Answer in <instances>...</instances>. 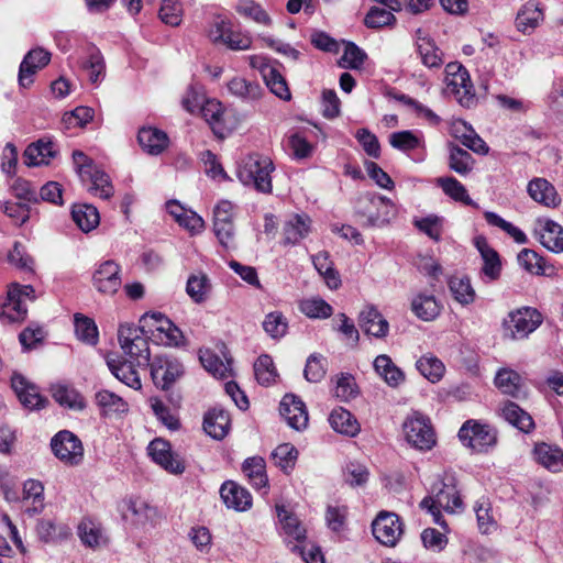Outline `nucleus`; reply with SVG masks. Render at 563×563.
Returning a JSON list of instances; mask_svg holds the SVG:
<instances>
[{
    "label": "nucleus",
    "mask_w": 563,
    "mask_h": 563,
    "mask_svg": "<svg viewBox=\"0 0 563 563\" xmlns=\"http://www.w3.org/2000/svg\"><path fill=\"white\" fill-rule=\"evenodd\" d=\"M118 340L124 354L130 360L108 358L110 372L122 383L133 389L142 387L135 366L147 367L150 361L148 341L144 338V329L133 324H121L118 330Z\"/></svg>",
    "instance_id": "f257e3e1"
},
{
    "label": "nucleus",
    "mask_w": 563,
    "mask_h": 563,
    "mask_svg": "<svg viewBox=\"0 0 563 563\" xmlns=\"http://www.w3.org/2000/svg\"><path fill=\"white\" fill-rule=\"evenodd\" d=\"M274 164L267 156L251 154L242 159L238 167V178L245 186H253L263 194L272 192V177Z\"/></svg>",
    "instance_id": "f03ea898"
},
{
    "label": "nucleus",
    "mask_w": 563,
    "mask_h": 563,
    "mask_svg": "<svg viewBox=\"0 0 563 563\" xmlns=\"http://www.w3.org/2000/svg\"><path fill=\"white\" fill-rule=\"evenodd\" d=\"M542 321L541 312L532 307H521L510 311L503 321L504 338L526 339L541 325Z\"/></svg>",
    "instance_id": "7ed1b4c3"
},
{
    "label": "nucleus",
    "mask_w": 563,
    "mask_h": 563,
    "mask_svg": "<svg viewBox=\"0 0 563 563\" xmlns=\"http://www.w3.org/2000/svg\"><path fill=\"white\" fill-rule=\"evenodd\" d=\"M446 92L453 95L462 107L471 108L476 102L474 87L467 69L457 62L445 66Z\"/></svg>",
    "instance_id": "20e7f679"
},
{
    "label": "nucleus",
    "mask_w": 563,
    "mask_h": 563,
    "mask_svg": "<svg viewBox=\"0 0 563 563\" xmlns=\"http://www.w3.org/2000/svg\"><path fill=\"white\" fill-rule=\"evenodd\" d=\"M34 300V288L31 285L12 284L7 292L4 302L0 306L2 323L21 322L26 318L27 309L24 299Z\"/></svg>",
    "instance_id": "39448f33"
},
{
    "label": "nucleus",
    "mask_w": 563,
    "mask_h": 563,
    "mask_svg": "<svg viewBox=\"0 0 563 563\" xmlns=\"http://www.w3.org/2000/svg\"><path fill=\"white\" fill-rule=\"evenodd\" d=\"M457 435L465 446L478 453L487 452L497 443V431L492 426L475 420L465 421Z\"/></svg>",
    "instance_id": "423d86ee"
},
{
    "label": "nucleus",
    "mask_w": 563,
    "mask_h": 563,
    "mask_svg": "<svg viewBox=\"0 0 563 563\" xmlns=\"http://www.w3.org/2000/svg\"><path fill=\"white\" fill-rule=\"evenodd\" d=\"M51 450L67 466H78L84 461L81 440L69 430H60L51 439Z\"/></svg>",
    "instance_id": "0eeeda50"
},
{
    "label": "nucleus",
    "mask_w": 563,
    "mask_h": 563,
    "mask_svg": "<svg viewBox=\"0 0 563 563\" xmlns=\"http://www.w3.org/2000/svg\"><path fill=\"white\" fill-rule=\"evenodd\" d=\"M148 366L154 385L163 390H169L184 375V366L180 361L169 354L155 355L152 361H148Z\"/></svg>",
    "instance_id": "6e6552de"
},
{
    "label": "nucleus",
    "mask_w": 563,
    "mask_h": 563,
    "mask_svg": "<svg viewBox=\"0 0 563 563\" xmlns=\"http://www.w3.org/2000/svg\"><path fill=\"white\" fill-rule=\"evenodd\" d=\"M402 430L407 442L415 449L427 451L435 444V435L430 420L421 415L408 417Z\"/></svg>",
    "instance_id": "1a4fd4ad"
},
{
    "label": "nucleus",
    "mask_w": 563,
    "mask_h": 563,
    "mask_svg": "<svg viewBox=\"0 0 563 563\" xmlns=\"http://www.w3.org/2000/svg\"><path fill=\"white\" fill-rule=\"evenodd\" d=\"M357 214L364 218V227H383L394 216V205L386 197L368 196L364 200V206L357 210Z\"/></svg>",
    "instance_id": "9d476101"
},
{
    "label": "nucleus",
    "mask_w": 563,
    "mask_h": 563,
    "mask_svg": "<svg viewBox=\"0 0 563 563\" xmlns=\"http://www.w3.org/2000/svg\"><path fill=\"white\" fill-rule=\"evenodd\" d=\"M372 530L379 543L395 547L404 533V523L397 514L380 511L372 523Z\"/></svg>",
    "instance_id": "9b49d317"
},
{
    "label": "nucleus",
    "mask_w": 563,
    "mask_h": 563,
    "mask_svg": "<svg viewBox=\"0 0 563 563\" xmlns=\"http://www.w3.org/2000/svg\"><path fill=\"white\" fill-rule=\"evenodd\" d=\"M276 511L280 526V536H283L288 549L290 550L294 544L306 543L307 530L298 517L287 510L285 506L277 505Z\"/></svg>",
    "instance_id": "f8f14e48"
},
{
    "label": "nucleus",
    "mask_w": 563,
    "mask_h": 563,
    "mask_svg": "<svg viewBox=\"0 0 563 563\" xmlns=\"http://www.w3.org/2000/svg\"><path fill=\"white\" fill-rule=\"evenodd\" d=\"M474 245L483 260V267L481 269L482 279L485 283H493L498 280L501 275L503 265L497 251H495L488 244L486 238L484 236L475 238Z\"/></svg>",
    "instance_id": "ddd939ff"
},
{
    "label": "nucleus",
    "mask_w": 563,
    "mask_h": 563,
    "mask_svg": "<svg viewBox=\"0 0 563 563\" xmlns=\"http://www.w3.org/2000/svg\"><path fill=\"white\" fill-rule=\"evenodd\" d=\"M120 266L112 260L99 265L92 276V283L99 292L114 295L121 287Z\"/></svg>",
    "instance_id": "4468645a"
},
{
    "label": "nucleus",
    "mask_w": 563,
    "mask_h": 563,
    "mask_svg": "<svg viewBox=\"0 0 563 563\" xmlns=\"http://www.w3.org/2000/svg\"><path fill=\"white\" fill-rule=\"evenodd\" d=\"M51 62V53L42 47L27 52L19 67L18 80L22 88H29L33 84V76L37 70Z\"/></svg>",
    "instance_id": "2eb2a0df"
},
{
    "label": "nucleus",
    "mask_w": 563,
    "mask_h": 563,
    "mask_svg": "<svg viewBox=\"0 0 563 563\" xmlns=\"http://www.w3.org/2000/svg\"><path fill=\"white\" fill-rule=\"evenodd\" d=\"M279 413L287 424L297 430L308 426V412L303 401L294 394H286L279 404Z\"/></svg>",
    "instance_id": "dca6fc26"
},
{
    "label": "nucleus",
    "mask_w": 563,
    "mask_h": 563,
    "mask_svg": "<svg viewBox=\"0 0 563 563\" xmlns=\"http://www.w3.org/2000/svg\"><path fill=\"white\" fill-rule=\"evenodd\" d=\"M432 490L438 507L451 512L462 508V499L456 489V478L453 474H445L443 479L433 485Z\"/></svg>",
    "instance_id": "f3484780"
},
{
    "label": "nucleus",
    "mask_w": 563,
    "mask_h": 563,
    "mask_svg": "<svg viewBox=\"0 0 563 563\" xmlns=\"http://www.w3.org/2000/svg\"><path fill=\"white\" fill-rule=\"evenodd\" d=\"M148 454L152 460L172 474H181L185 471L183 460L175 456L167 441L153 440L148 445Z\"/></svg>",
    "instance_id": "a211bd4d"
},
{
    "label": "nucleus",
    "mask_w": 563,
    "mask_h": 563,
    "mask_svg": "<svg viewBox=\"0 0 563 563\" xmlns=\"http://www.w3.org/2000/svg\"><path fill=\"white\" fill-rule=\"evenodd\" d=\"M11 386L23 407L35 410L44 408L47 399L43 397L35 385L29 383L24 376L14 374L11 378Z\"/></svg>",
    "instance_id": "6ab92c4d"
},
{
    "label": "nucleus",
    "mask_w": 563,
    "mask_h": 563,
    "mask_svg": "<svg viewBox=\"0 0 563 563\" xmlns=\"http://www.w3.org/2000/svg\"><path fill=\"white\" fill-rule=\"evenodd\" d=\"M220 496L228 508L245 511L252 507L250 492L233 481H227L220 488Z\"/></svg>",
    "instance_id": "aec40b11"
},
{
    "label": "nucleus",
    "mask_w": 563,
    "mask_h": 563,
    "mask_svg": "<svg viewBox=\"0 0 563 563\" xmlns=\"http://www.w3.org/2000/svg\"><path fill=\"white\" fill-rule=\"evenodd\" d=\"M358 324L366 334L377 339L385 338L389 331L388 321L374 306H368L361 311Z\"/></svg>",
    "instance_id": "412c9836"
},
{
    "label": "nucleus",
    "mask_w": 563,
    "mask_h": 563,
    "mask_svg": "<svg viewBox=\"0 0 563 563\" xmlns=\"http://www.w3.org/2000/svg\"><path fill=\"white\" fill-rule=\"evenodd\" d=\"M137 142L144 152L157 156L168 147L169 139L168 135L159 129L143 126L139 130Z\"/></svg>",
    "instance_id": "4be33fe9"
},
{
    "label": "nucleus",
    "mask_w": 563,
    "mask_h": 563,
    "mask_svg": "<svg viewBox=\"0 0 563 563\" xmlns=\"http://www.w3.org/2000/svg\"><path fill=\"white\" fill-rule=\"evenodd\" d=\"M230 415L223 408L214 407L203 417V430L216 440H222L230 429Z\"/></svg>",
    "instance_id": "5701e85b"
},
{
    "label": "nucleus",
    "mask_w": 563,
    "mask_h": 563,
    "mask_svg": "<svg viewBox=\"0 0 563 563\" xmlns=\"http://www.w3.org/2000/svg\"><path fill=\"white\" fill-rule=\"evenodd\" d=\"M228 89L231 95L244 102H253L262 98L263 87L256 80H250L244 77H234L228 82Z\"/></svg>",
    "instance_id": "b1692460"
},
{
    "label": "nucleus",
    "mask_w": 563,
    "mask_h": 563,
    "mask_svg": "<svg viewBox=\"0 0 563 563\" xmlns=\"http://www.w3.org/2000/svg\"><path fill=\"white\" fill-rule=\"evenodd\" d=\"M527 189L534 201L547 207H556L561 202L554 186L545 178H533L529 181Z\"/></svg>",
    "instance_id": "393cba45"
},
{
    "label": "nucleus",
    "mask_w": 563,
    "mask_h": 563,
    "mask_svg": "<svg viewBox=\"0 0 563 563\" xmlns=\"http://www.w3.org/2000/svg\"><path fill=\"white\" fill-rule=\"evenodd\" d=\"M536 461L551 472L563 471V450L541 442L533 449Z\"/></svg>",
    "instance_id": "a878e982"
},
{
    "label": "nucleus",
    "mask_w": 563,
    "mask_h": 563,
    "mask_svg": "<svg viewBox=\"0 0 563 563\" xmlns=\"http://www.w3.org/2000/svg\"><path fill=\"white\" fill-rule=\"evenodd\" d=\"M55 155V144L52 141L38 140L25 148L24 163L27 166H40L48 164Z\"/></svg>",
    "instance_id": "bb28decb"
},
{
    "label": "nucleus",
    "mask_w": 563,
    "mask_h": 563,
    "mask_svg": "<svg viewBox=\"0 0 563 563\" xmlns=\"http://www.w3.org/2000/svg\"><path fill=\"white\" fill-rule=\"evenodd\" d=\"M501 416L508 423L521 432L529 433L534 429L532 417L514 401H506L503 405Z\"/></svg>",
    "instance_id": "cd10ccee"
},
{
    "label": "nucleus",
    "mask_w": 563,
    "mask_h": 563,
    "mask_svg": "<svg viewBox=\"0 0 563 563\" xmlns=\"http://www.w3.org/2000/svg\"><path fill=\"white\" fill-rule=\"evenodd\" d=\"M310 218L306 214H292L284 224V244H297L309 232Z\"/></svg>",
    "instance_id": "c85d7f7f"
},
{
    "label": "nucleus",
    "mask_w": 563,
    "mask_h": 563,
    "mask_svg": "<svg viewBox=\"0 0 563 563\" xmlns=\"http://www.w3.org/2000/svg\"><path fill=\"white\" fill-rule=\"evenodd\" d=\"M373 366L379 377L390 387H397L405 380L404 372L386 354L376 356Z\"/></svg>",
    "instance_id": "c756f323"
},
{
    "label": "nucleus",
    "mask_w": 563,
    "mask_h": 563,
    "mask_svg": "<svg viewBox=\"0 0 563 563\" xmlns=\"http://www.w3.org/2000/svg\"><path fill=\"white\" fill-rule=\"evenodd\" d=\"M329 422L334 431L344 435L355 437L360 432V423L355 417L342 407L331 411Z\"/></svg>",
    "instance_id": "7c9ffc66"
},
{
    "label": "nucleus",
    "mask_w": 563,
    "mask_h": 563,
    "mask_svg": "<svg viewBox=\"0 0 563 563\" xmlns=\"http://www.w3.org/2000/svg\"><path fill=\"white\" fill-rule=\"evenodd\" d=\"M543 20V12L533 1L527 2L516 18L517 30L523 34H530Z\"/></svg>",
    "instance_id": "2f4dec72"
},
{
    "label": "nucleus",
    "mask_w": 563,
    "mask_h": 563,
    "mask_svg": "<svg viewBox=\"0 0 563 563\" xmlns=\"http://www.w3.org/2000/svg\"><path fill=\"white\" fill-rule=\"evenodd\" d=\"M538 234L540 243L551 252H563V227L559 223L547 220Z\"/></svg>",
    "instance_id": "473e14b6"
},
{
    "label": "nucleus",
    "mask_w": 563,
    "mask_h": 563,
    "mask_svg": "<svg viewBox=\"0 0 563 563\" xmlns=\"http://www.w3.org/2000/svg\"><path fill=\"white\" fill-rule=\"evenodd\" d=\"M266 463L261 456L247 457L242 464V472L256 489L267 486Z\"/></svg>",
    "instance_id": "72a5a7b5"
},
{
    "label": "nucleus",
    "mask_w": 563,
    "mask_h": 563,
    "mask_svg": "<svg viewBox=\"0 0 563 563\" xmlns=\"http://www.w3.org/2000/svg\"><path fill=\"white\" fill-rule=\"evenodd\" d=\"M521 376L511 368H500L495 376V386L505 395L519 397L521 394Z\"/></svg>",
    "instance_id": "f704fd0d"
},
{
    "label": "nucleus",
    "mask_w": 563,
    "mask_h": 563,
    "mask_svg": "<svg viewBox=\"0 0 563 563\" xmlns=\"http://www.w3.org/2000/svg\"><path fill=\"white\" fill-rule=\"evenodd\" d=\"M438 186L443 192L455 201L463 202L466 206L478 208V205L468 196L466 188L456 178L448 176L437 179Z\"/></svg>",
    "instance_id": "c9c22d12"
},
{
    "label": "nucleus",
    "mask_w": 563,
    "mask_h": 563,
    "mask_svg": "<svg viewBox=\"0 0 563 563\" xmlns=\"http://www.w3.org/2000/svg\"><path fill=\"white\" fill-rule=\"evenodd\" d=\"M416 49L422 64L428 68H439L443 64L442 53L431 37L419 36Z\"/></svg>",
    "instance_id": "e433bc0d"
},
{
    "label": "nucleus",
    "mask_w": 563,
    "mask_h": 563,
    "mask_svg": "<svg viewBox=\"0 0 563 563\" xmlns=\"http://www.w3.org/2000/svg\"><path fill=\"white\" fill-rule=\"evenodd\" d=\"M411 309L415 314L423 321H431L440 313V306L435 297L422 292L412 299Z\"/></svg>",
    "instance_id": "4c0bfd02"
},
{
    "label": "nucleus",
    "mask_w": 563,
    "mask_h": 563,
    "mask_svg": "<svg viewBox=\"0 0 563 563\" xmlns=\"http://www.w3.org/2000/svg\"><path fill=\"white\" fill-rule=\"evenodd\" d=\"M71 218L78 228L84 232L93 230L99 224V212L91 205H74Z\"/></svg>",
    "instance_id": "58836bf2"
},
{
    "label": "nucleus",
    "mask_w": 563,
    "mask_h": 563,
    "mask_svg": "<svg viewBox=\"0 0 563 563\" xmlns=\"http://www.w3.org/2000/svg\"><path fill=\"white\" fill-rule=\"evenodd\" d=\"M473 156L456 144H449V167L459 175L468 174L474 166Z\"/></svg>",
    "instance_id": "ea45409f"
},
{
    "label": "nucleus",
    "mask_w": 563,
    "mask_h": 563,
    "mask_svg": "<svg viewBox=\"0 0 563 563\" xmlns=\"http://www.w3.org/2000/svg\"><path fill=\"white\" fill-rule=\"evenodd\" d=\"M449 288L453 298L462 306H467L475 300L476 294L467 276H452L449 279Z\"/></svg>",
    "instance_id": "a19ab883"
},
{
    "label": "nucleus",
    "mask_w": 563,
    "mask_h": 563,
    "mask_svg": "<svg viewBox=\"0 0 563 563\" xmlns=\"http://www.w3.org/2000/svg\"><path fill=\"white\" fill-rule=\"evenodd\" d=\"M217 34L214 41L221 40L231 49L244 51L251 47L250 36L227 29L223 21L217 24Z\"/></svg>",
    "instance_id": "79ce46f5"
},
{
    "label": "nucleus",
    "mask_w": 563,
    "mask_h": 563,
    "mask_svg": "<svg viewBox=\"0 0 563 563\" xmlns=\"http://www.w3.org/2000/svg\"><path fill=\"white\" fill-rule=\"evenodd\" d=\"M91 183L90 191L99 195L103 199H108L113 195V187L110 183L109 176L96 165H93L88 173L86 179Z\"/></svg>",
    "instance_id": "37998d69"
},
{
    "label": "nucleus",
    "mask_w": 563,
    "mask_h": 563,
    "mask_svg": "<svg viewBox=\"0 0 563 563\" xmlns=\"http://www.w3.org/2000/svg\"><path fill=\"white\" fill-rule=\"evenodd\" d=\"M75 333L77 338L90 345L98 343V328L91 318L76 313L74 317Z\"/></svg>",
    "instance_id": "c03bdc74"
},
{
    "label": "nucleus",
    "mask_w": 563,
    "mask_h": 563,
    "mask_svg": "<svg viewBox=\"0 0 563 563\" xmlns=\"http://www.w3.org/2000/svg\"><path fill=\"white\" fill-rule=\"evenodd\" d=\"M210 290L211 284L207 275L199 274L189 276L186 292L196 303L206 301Z\"/></svg>",
    "instance_id": "a18cd8bd"
},
{
    "label": "nucleus",
    "mask_w": 563,
    "mask_h": 563,
    "mask_svg": "<svg viewBox=\"0 0 563 563\" xmlns=\"http://www.w3.org/2000/svg\"><path fill=\"white\" fill-rule=\"evenodd\" d=\"M518 264L527 272L534 275H549L545 261L536 251L523 249L518 253Z\"/></svg>",
    "instance_id": "49530a36"
},
{
    "label": "nucleus",
    "mask_w": 563,
    "mask_h": 563,
    "mask_svg": "<svg viewBox=\"0 0 563 563\" xmlns=\"http://www.w3.org/2000/svg\"><path fill=\"white\" fill-rule=\"evenodd\" d=\"M417 369L431 383L439 382L445 371L443 363L435 356H421L416 363Z\"/></svg>",
    "instance_id": "de8ad7c7"
},
{
    "label": "nucleus",
    "mask_w": 563,
    "mask_h": 563,
    "mask_svg": "<svg viewBox=\"0 0 563 563\" xmlns=\"http://www.w3.org/2000/svg\"><path fill=\"white\" fill-rule=\"evenodd\" d=\"M272 459L276 466L283 472L288 473L295 467L298 450L290 443H283L272 452Z\"/></svg>",
    "instance_id": "09e8293b"
},
{
    "label": "nucleus",
    "mask_w": 563,
    "mask_h": 563,
    "mask_svg": "<svg viewBox=\"0 0 563 563\" xmlns=\"http://www.w3.org/2000/svg\"><path fill=\"white\" fill-rule=\"evenodd\" d=\"M389 144L399 151L409 152L422 145V137L413 131L404 130L391 133Z\"/></svg>",
    "instance_id": "8fccbe9b"
},
{
    "label": "nucleus",
    "mask_w": 563,
    "mask_h": 563,
    "mask_svg": "<svg viewBox=\"0 0 563 563\" xmlns=\"http://www.w3.org/2000/svg\"><path fill=\"white\" fill-rule=\"evenodd\" d=\"M266 87L282 100H290L291 93L284 76L274 67L264 71Z\"/></svg>",
    "instance_id": "3c124183"
},
{
    "label": "nucleus",
    "mask_w": 563,
    "mask_h": 563,
    "mask_svg": "<svg viewBox=\"0 0 563 563\" xmlns=\"http://www.w3.org/2000/svg\"><path fill=\"white\" fill-rule=\"evenodd\" d=\"M53 397L63 407L74 410H82L85 408L84 398L73 388L58 385L53 389Z\"/></svg>",
    "instance_id": "603ef678"
},
{
    "label": "nucleus",
    "mask_w": 563,
    "mask_h": 563,
    "mask_svg": "<svg viewBox=\"0 0 563 563\" xmlns=\"http://www.w3.org/2000/svg\"><path fill=\"white\" fill-rule=\"evenodd\" d=\"M327 365L328 361L322 354H310L303 369L305 378L310 383H319L325 376Z\"/></svg>",
    "instance_id": "864d4df0"
},
{
    "label": "nucleus",
    "mask_w": 563,
    "mask_h": 563,
    "mask_svg": "<svg viewBox=\"0 0 563 563\" xmlns=\"http://www.w3.org/2000/svg\"><path fill=\"white\" fill-rule=\"evenodd\" d=\"M484 218L489 225L501 229L508 235H510L515 240V242L519 244H526L528 242V238L523 231L515 227L512 223L503 219L499 214L493 211H486L484 213Z\"/></svg>",
    "instance_id": "5fc2aeb1"
},
{
    "label": "nucleus",
    "mask_w": 563,
    "mask_h": 563,
    "mask_svg": "<svg viewBox=\"0 0 563 563\" xmlns=\"http://www.w3.org/2000/svg\"><path fill=\"white\" fill-rule=\"evenodd\" d=\"M300 311L311 319H327L332 316L333 308L322 298H310L300 302Z\"/></svg>",
    "instance_id": "6e6d98bb"
},
{
    "label": "nucleus",
    "mask_w": 563,
    "mask_h": 563,
    "mask_svg": "<svg viewBox=\"0 0 563 563\" xmlns=\"http://www.w3.org/2000/svg\"><path fill=\"white\" fill-rule=\"evenodd\" d=\"M95 398L97 405L102 409L103 415L124 412L128 410L126 402L121 397L109 390L98 391Z\"/></svg>",
    "instance_id": "4d7b16f0"
},
{
    "label": "nucleus",
    "mask_w": 563,
    "mask_h": 563,
    "mask_svg": "<svg viewBox=\"0 0 563 563\" xmlns=\"http://www.w3.org/2000/svg\"><path fill=\"white\" fill-rule=\"evenodd\" d=\"M254 374L261 385H269L277 376L273 358L268 354H262L254 363Z\"/></svg>",
    "instance_id": "13d9d810"
},
{
    "label": "nucleus",
    "mask_w": 563,
    "mask_h": 563,
    "mask_svg": "<svg viewBox=\"0 0 563 563\" xmlns=\"http://www.w3.org/2000/svg\"><path fill=\"white\" fill-rule=\"evenodd\" d=\"M33 499V507L27 509L30 515L40 514L43 508L44 486L35 479H27L23 485V499Z\"/></svg>",
    "instance_id": "bf43d9fd"
},
{
    "label": "nucleus",
    "mask_w": 563,
    "mask_h": 563,
    "mask_svg": "<svg viewBox=\"0 0 563 563\" xmlns=\"http://www.w3.org/2000/svg\"><path fill=\"white\" fill-rule=\"evenodd\" d=\"M36 533L44 542H52L65 538L69 534V529L64 526H57L49 519H42L36 526Z\"/></svg>",
    "instance_id": "052dcab7"
},
{
    "label": "nucleus",
    "mask_w": 563,
    "mask_h": 563,
    "mask_svg": "<svg viewBox=\"0 0 563 563\" xmlns=\"http://www.w3.org/2000/svg\"><path fill=\"white\" fill-rule=\"evenodd\" d=\"M396 23V16L389 9L372 7L364 18V24L369 29H380Z\"/></svg>",
    "instance_id": "680f3d73"
},
{
    "label": "nucleus",
    "mask_w": 563,
    "mask_h": 563,
    "mask_svg": "<svg viewBox=\"0 0 563 563\" xmlns=\"http://www.w3.org/2000/svg\"><path fill=\"white\" fill-rule=\"evenodd\" d=\"M366 53L353 42H346L340 66L343 68L360 69L365 59Z\"/></svg>",
    "instance_id": "e2e57ef3"
},
{
    "label": "nucleus",
    "mask_w": 563,
    "mask_h": 563,
    "mask_svg": "<svg viewBox=\"0 0 563 563\" xmlns=\"http://www.w3.org/2000/svg\"><path fill=\"white\" fill-rule=\"evenodd\" d=\"M201 113L206 121L212 126L214 133L222 135L220 130L222 129L224 111L222 110L221 103L214 100H208L201 107Z\"/></svg>",
    "instance_id": "0e129e2a"
},
{
    "label": "nucleus",
    "mask_w": 563,
    "mask_h": 563,
    "mask_svg": "<svg viewBox=\"0 0 563 563\" xmlns=\"http://www.w3.org/2000/svg\"><path fill=\"white\" fill-rule=\"evenodd\" d=\"M84 68L88 71L91 84H97L103 78L106 65L99 49L93 48L90 52L88 60L84 64Z\"/></svg>",
    "instance_id": "69168bd1"
},
{
    "label": "nucleus",
    "mask_w": 563,
    "mask_h": 563,
    "mask_svg": "<svg viewBox=\"0 0 563 563\" xmlns=\"http://www.w3.org/2000/svg\"><path fill=\"white\" fill-rule=\"evenodd\" d=\"M358 394L355 379L350 374H341L336 380L334 396L341 401H350Z\"/></svg>",
    "instance_id": "338daca9"
},
{
    "label": "nucleus",
    "mask_w": 563,
    "mask_h": 563,
    "mask_svg": "<svg viewBox=\"0 0 563 563\" xmlns=\"http://www.w3.org/2000/svg\"><path fill=\"white\" fill-rule=\"evenodd\" d=\"M415 225L418 230L427 234L434 241L441 240L442 234V218L438 216H429L415 220Z\"/></svg>",
    "instance_id": "774afa93"
}]
</instances>
